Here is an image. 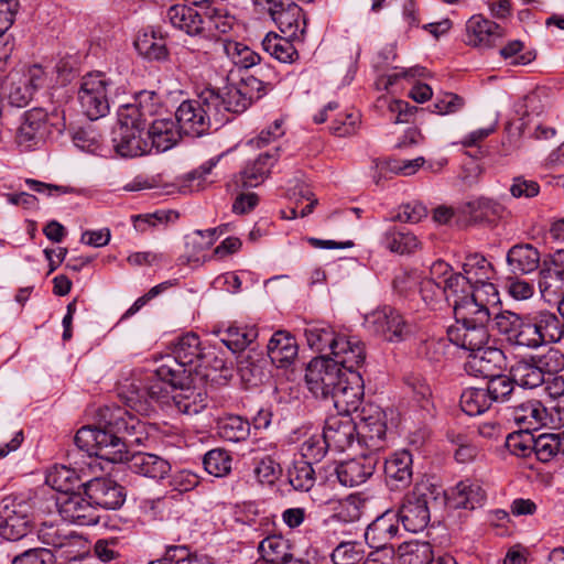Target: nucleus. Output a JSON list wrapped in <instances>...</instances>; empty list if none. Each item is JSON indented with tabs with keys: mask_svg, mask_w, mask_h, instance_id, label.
Wrapping results in <instances>:
<instances>
[{
	"mask_svg": "<svg viewBox=\"0 0 564 564\" xmlns=\"http://www.w3.org/2000/svg\"><path fill=\"white\" fill-rule=\"evenodd\" d=\"M467 207L470 219L477 224H496L506 212L500 203L484 197L469 202Z\"/></svg>",
	"mask_w": 564,
	"mask_h": 564,
	"instance_id": "46",
	"label": "nucleus"
},
{
	"mask_svg": "<svg viewBox=\"0 0 564 564\" xmlns=\"http://www.w3.org/2000/svg\"><path fill=\"white\" fill-rule=\"evenodd\" d=\"M510 272L514 275L530 274L541 268V253L531 243H517L512 246L506 256Z\"/></svg>",
	"mask_w": 564,
	"mask_h": 564,
	"instance_id": "29",
	"label": "nucleus"
},
{
	"mask_svg": "<svg viewBox=\"0 0 564 564\" xmlns=\"http://www.w3.org/2000/svg\"><path fill=\"white\" fill-rule=\"evenodd\" d=\"M456 505L459 508L473 510L486 500V491L474 480L465 479L456 485Z\"/></svg>",
	"mask_w": 564,
	"mask_h": 564,
	"instance_id": "49",
	"label": "nucleus"
},
{
	"mask_svg": "<svg viewBox=\"0 0 564 564\" xmlns=\"http://www.w3.org/2000/svg\"><path fill=\"white\" fill-rule=\"evenodd\" d=\"M220 341L232 352L243 351L257 337L256 326L231 324L218 330Z\"/></svg>",
	"mask_w": 564,
	"mask_h": 564,
	"instance_id": "42",
	"label": "nucleus"
},
{
	"mask_svg": "<svg viewBox=\"0 0 564 564\" xmlns=\"http://www.w3.org/2000/svg\"><path fill=\"white\" fill-rule=\"evenodd\" d=\"M500 296L497 286L490 281L475 284L470 304L462 305L460 315H478L480 318H490L499 310Z\"/></svg>",
	"mask_w": 564,
	"mask_h": 564,
	"instance_id": "23",
	"label": "nucleus"
},
{
	"mask_svg": "<svg viewBox=\"0 0 564 564\" xmlns=\"http://www.w3.org/2000/svg\"><path fill=\"white\" fill-rule=\"evenodd\" d=\"M216 96L219 102H217L218 119L220 123L225 120L226 112L242 113L250 106V101L245 97L241 89L237 85H229L225 87V91L220 94L216 91Z\"/></svg>",
	"mask_w": 564,
	"mask_h": 564,
	"instance_id": "45",
	"label": "nucleus"
},
{
	"mask_svg": "<svg viewBox=\"0 0 564 564\" xmlns=\"http://www.w3.org/2000/svg\"><path fill=\"white\" fill-rule=\"evenodd\" d=\"M365 555L360 542L348 541L339 543L332 552L330 557L334 564H358Z\"/></svg>",
	"mask_w": 564,
	"mask_h": 564,
	"instance_id": "64",
	"label": "nucleus"
},
{
	"mask_svg": "<svg viewBox=\"0 0 564 564\" xmlns=\"http://www.w3.org/2000/svg\"><path fill=\"white\" fill-rule=\"evenodd\" d=\"M137 52L149 61H165L169 57L166 39L160 28H149L134 41Z\"/></svg>",
	"mask_w": 564,
	"mask_h": 564,
	"instance_id": "34",
	"label": "nucleus"
},
{
	"mask_svg": "<svg viewBox=\"0 0 564 564\" xmlns=\"http://www.w3.org/2000/svg\"><path fill=\"white\" fill-rule=\"evenodd\" d=\"M323 433L326 435L330 448L344 452L358 438V426L350 415L337 414L325 421Z\"/></svg>",
	"mask_w": 564,
	"mask_h": 564,
	"instance_id": "24",
	"label": "nucleus"
},
{
	"mask_svg": "<svg viewBox=\"0 0 564 564\" xmlns=\"http://www.w3.org/2000/svg\"><path fill=\"white\" fill-rule=\"evenodd\" d=\"M459 404L467 415L475 416L486 412L491 401L485 388H467L460 395Z\"/></svg>",
	"mask_w": 564,
	"mask_h": 564,
	"instance_id": "53",
	"label": "nucleus"
},
{
	"mask_svg": "<svg viewBox=\"0 0 564 564\" xmlns=\"http://www.w3.org/2000/svg\"><path fill=\"white\" fill-rule=\"evenodd\" d=\"M293 37L282 36L275 32H269L262 40V50L281 63H294L300 55L293 44Z\"/></svg>",
	"mask_w": 564,
	"mask_h": 564,
	"instance_id": "40",
	"label": "nucleus"
},
{
	"mask_svg": "<svg viewBox=\"0 0 564 564\" xmlns=\"http://www.w3.org/2000/svg\"><path fill=\"white\" fill-rule=\"evenodd\" d=\"M328 449H332L330 444L327 442L324 433L311 435L300 446L302 459L308 460L312 464L321 462Z\"/></svg>",
	"mask_w": 564,
	"mask_h": 564,
	"instance_id": "63",
	"label": "nucleus"
},
{
	"mask_svg": "<svg viewBox=\"0 0 564 564\" xmlns=\"http://www.w3.org/2000/svg\"><path fill=\"white\" fill-rule=\"evenodd\" d=\"M258 11L267 13L289 37L300 39L306 26L303 10L292 0H252Z\"/></svg>",
	"mask_w": 564,
	"mask_h": 564,
	"instance_id": "11",
	"label": "nucleus"
},
{
	"mask_svg": "<svg viewBox=\"0 0 564 564\" xmlns=\"http://www.w3.org/2000/svg\"><path fill=\"white\" fill-rule=\"evenodd\" d=\"M57 119L56 113H48L40 107L24 111L14 131L15 145L21 152L43 148L54 131L62 132L63 124Z\"/></svg>",
	"mask_w": 564,
	"mask_h": 564,
	"instance_id": "6",
	"label": "nucleus"
},
{
	"mask_svg": "<svg viewBox=\"0 0 564 564\" xmlns=\"http://www.w3.org/2000/svg\"><path fill=\"white\" fill-rule=\"evenodd\" d=\"M55 505L59 516L65 521L78 525H94L98 522L95 505L79 492L59 495L55 498Z\"/></svg>",
	"mask_w": 564,
	"mask_h": 564,
	"instance_id": "16",
	"label": "nucleus"
},
{
	"mask_svg": "<svg viewBox=\"0 0 564 564\" xmlns=\"http://www.w3.org/2000/svg\"><path fill=\"white\" fill-rule=\"evenodd\" d=\"M84 487L85 496L93 501L95 507L115 510L126 501L124 488L111 478H94Z\"/></svg>",
	"mask_w": 564,
	"mask_h": 564,
	"instance_id": "19",
	"label": "nucleus"
},
{
	"mask_svg": "<svg viewBox=\"0 0 564 564\" xmlns=\"http://www.w3.org/2000/svg\"><path fill=\"white\" fill-rule=\"evenodd\" d=\"M268 356L278 368L290 366L297 356L296 339L288 332H275L268 343Z\"/></svg>",
	"mask_w": 564,
	"mask_h": 564,
	"instance_id": "33",
	"label": "nucleus"
},
{
	"mask_svg": "<svg viewBox=\"0 0 564 564\" xmlns=\"http://www.w3.org/2000/svg\"><path fill=\"white\" fill-rule=\"evenodd\" d=\"M473 284L469 283L462 273H451L443 280V293L445 300L453 306L454 316L457 315L462 305L470 304Z\"/></svg>",
	"mask_w": 564,
	"mask_h": 564,
	"instance_id": "37",
	"label": "nucleus"
},
{
	"mask_svg": "<svg viewBox=\"0 0 564 564\" xmlns=\"http://www.w3.org/2000/svg\"><path fill=\"white\" fill-rule=\"evenodd\" d=\"M215 89L203 90L196 99L181 102L175 111V120L184 135L198 138L209 132L212 121L220 123Z\"/></svg>",
	"mask_w": 564,
	"mask_h": 564,
	"instance_id": "5",
	"label": "nucleus"
},
{
	"mask_svg": "<svg viewBox=\"0 0 564 564\" xmlns=\"http://www.w3.org/2000/svg\"><path fill=\"white\" fill-rule=\"evenodd\" d=\"M281 151V147H273L271 150L260 153L253 161L247 162L237 176V184L243 188L261 185L279 161Z\"/></svg>",
	"mask_w": 564,
	"mask_h": 564,
	"instance_id": "20",
	"label": "nucleus"
},
{
	"mask_svg": "<svg viewBox=\"0 0 564 564\" xmlns=\"http://www.w3.org/2000/svg\"><path fill=\"white\" fill-rule=\"evenodd\" d=\"M159 107V96L153 91H141L134 104L118 109V127L112 131V145L122 158H134L150 151V143L142 135Z\"/></svg>",
	"mask_w": 564,
	"mask_h": 564,
	"instance_id": "2",
	"label": "nucleus"
},
{
	"mask_svg": "<svg viewBox=\"0 0 564 564\" xmlns=\"http://www.w3.org/2000/svg\"><path fill=\"white\" fill-rule=\"evenodd\" d=\"M276 77L278 75L270 66L267 67L265 72L263 67H260L256 69L254 75L241 77L236 85L252 105L273 88V82Z\"/></svg>",
	"mask_w": 564,
	"mask_h": 564,
	"instance_id": "36",
	"label": "nucleus"
},
{
	"mask_svg": "<svg viewBox=\"0 0 564 564\" xmlns=\"http://www.w3.org/2000/svg\"><path fill=\"white\" fill-rule=\"evenodd\" d=\"M293 550L290 540L281 534L267 536L258 546L261 558L269 564H291L294 561Z\"/></svg>",
	"mask_w": 564,
	"mask_h": 564,
	"instance_id": "35",
	"label": "nucleus"
},
{
	"mask_svg": "<svg viewBox=\"0 0 564 564\" xmlns=\"http://www.w3.org/2000/svg\"><path fill=\"white\" fill-rule=\"evenodd\" d=\"M6 87H8L7 97L9 104L18 108L28 106L35 94L33 88H31L20 75L10 76Z\"/></svg>",
	"mask_w": 564,
	"mask_h": 564,
	"instance_id": "61",
	"label": "nucleus"
},
{
	"mask_svg": "<svg viewBox=\"0 0 564 564\" xmlns=\"http://www.w3.org/2000/svg\"><path fill=\"white\" fill-rule=\"evenodd\" d=\"M102 417V425L83 426L75 435L76 446L88 456L123 463L131 456V446L143 445L149 438L145 424L124 409L106 408Z\"/></svg>",
	"mask_w": 564,
	"mask_h": 564,
	"instance_id": "1",
	"label": "nucleus"
},
{
	"mask_svg": "<svg viewBox=\"0 0 564 564\" xmlns=\"http://www.w3.org/2000/svg\"><path fill=\"white\" fill-rule=\"evenodd\" d=\"M177 387L180 391L171 397L175 409L183 414L193 415L200 413L207 406V394L202 390L188 387Z\"/></svg>",
	"mask_w": 564,
	"mask_h": 564,
	"instance_id": "41",
	"label": "nucleus"
},
{
	"mask_svg": "<svg viewBox=\"0 0 564 564\" xmlns=\"http://www.w3.org/2000/svg\"><path fill=\"white\" fill-rule=\"evenodd\" d=\"M376 106L380 109L387 108L390 112V120L393 123L411 122L417 108L408 101L392 99L388 96H381L377 99Z\"/></svg>",
	"mask_w": 564,
	"mask_h": 564,
	"instance_id": "59",
	"label": "nucleus"
},
{
	"mask_svg": "<svg viewBox=\"0 0 564 564\" xmlns=\"http://www.w3.org/2000/svg\"><path fill=\"white\" fill-rule=\"evenodd\" d=\"M289 484L297 491H308L313 488L316 477L312 463L300 459L294 460L288 470Z\"/></svg>",
	"mask_w": 564,
	"mask_h": 564,
	"instance_id": "50",
	"label": "nucleus"
},
{
	"mask_svg": "<svg viewBox=\"0 0 564 564\" xmlns=\"http://www.w3.org/2000/svg\"><path fill=\"white\" fill-rule=\"evenodd\" d=\"M126 462L133 473L156 481L170 476L172 469L166 459L150 453H133Z\"/></svg>",
	"mask_w": 564,
	"mask_h": 564,
	"instance_id": "30",
	"label": "nucleus"
},
{
	"mask_svg": "<svg viewBox=\"0 0 564 564\" xmlns=\"http://www.w3.org/2000/svg\"><path fill=\"white\" fill-rule=\"evenodd\" d=\"M37 540L62 555L70 554L82 543V535L59 521H43L36 529Z\"/></svg>",
	"mask_w": 564,
	"mask_h": 564,
	"instance_id": "15",
	"label": "nucleus"
},
{
	"mask_svg": "<svg viewBox=\"0 0 564 564\" xmlns=\"http://www.w3.org/2000/svg\"><path fill=\"white\" fill-rule=\"evenodd\" d=\"M205 470L215 477H225L231 471L232 456L224 448H213L204 455Z\"/></svg>",
	"mask_w": 564,
	"mask_h": 564,
	"instance_id": "58",
	"label": "nucleus"
},
{
	"mask_svg": "<svg viewBox=\"0 0 564 564\" xmlns=\"http://www.w3.org/2000/svg\"><path fill=\"white\" fill-rule=\"evenodd\" d=\"M253 476L261 485L272 486L282 475L280 463L271 455L257 456L252 460Z\"/></svg>",
	"mask_w": 564,
	"mask_h": 564,
	"instance_id": "51",
	"label": "nucleus"
},
{
	"mask_svg": "<svg viewBox=\"0 0 564 564\" xmlns=\"http://www.w3.org/2000/svg\"><path fill=\"white\" fill-rule=\"evenodd\" d=\"M382 245L391 252L405 254L414 252L420 242L405 227L392 226L383 234Z\"/></svg>",
	"mask_w": 564,
	"mask_h": 564,
	"instance_id": "43",
	"label": "nucleus"
},
{
	"mask_svg": "<svg viewBox=\"0 0 564 564\" xmlns=\"http://www.w3.org/2000/svg\"><path fill=\"white\" fill-rule=\"evenodd\" d=\"M444 501L445 491L441 486L422 480L403 496L395 513L406 531L417 533L430 523L431 509Z\"/></svg>",
	"mask_w": 564,
	"mask_h": 564,
	"instance_id": "4",
	"label": "nucleus"
},
{
	"mask_svg": "<svg viewBox=\"0 0 564 564\" xmlns=\"http://www.w3.org/2000/svg\"><path fill=\"white\" fill-rule=\"evenodd\" d=\"M34 502L29 494H11L0 502V535L8 541H18L31 530Z\"/></svg>",
	"mask_w": 564,
	"mask_h": 564,
	"instance_id": "7",
	"label": "nucleus"
},
{
	"mask_svg": "<svg viewBox=\"0 0 564 564\" xmlns=\"http://www.w3.org/2000/svg\"><path fill=\"white\" fill-rule=\"evenodd\" d=\"M204 8L202 4L188 6L186 3H176L171 6L166 11V18L170 23L177 30L183 31L189 36L200 39L204 24Z\"/></svg>",
	"mask_w": 564,
	"mask_h": 564,
	"instance_id": "26",
	"label": "nucleus"
},
{
	"mask_svg": "<svg viewBox=\"0 0 564 564\" xmlns=\"http://www.w3.org/2000/svg\"><path fill=\"white\" fill-rule=\"evenodd\" d=\"M109 85L102 73H89L82 78L78 100L88 119L97 120L109 112Z\"/></svg>",
	"mask_w": 564,
	"mask_h": 564,
	"instance_id": "13",
	"label": "nucleus"
},
{
	"mask_svg": "<svg viewBox=\"0 0 564 564\" xmlns=\"http://www.w3.org/2000/svg\"><path fill=\"white\" fill-rule=\"evenodd\" d=\"M557 316L549 311L523 314L512 346L538 349L546 344H553Z\"/></svg>",
	"mask_w": 564,
	"mask_h": 564,
	"instance_id": "8",
	"label": "nucleus"
},
{
	"mask_svg": "<svg viewBox=\"0 0 564 564\" xmlns=\"http://www.w3.org/2000/svg\"><path fill=\"white\" fill-rule=\"evenodd\" d=\"M204 29L202 30L200 39L214 40L219 34L229 32L232 28V21L229 17L224 15L217 9L204 8Z\"/></svg>",
	"mask_w": 564,
	"mask_h": 564,
	"instance_id": "52",
	"label": "nucleus"
},
{
	"mask_svg": "<svg viewBox=\"0 0 564 564\" xmlns=\"http://www.w3.org/2000/svg\"><path fill=\"white\" fill-rule=\"evenodd\" d=\"M399 524V518L393 509L386 510L368 524L365 531V540L369 547L376 550V552L369 554V558L378 551L386 550L390 542L398 536Z\"/></svg>",
	"mask_w": 564,
	"mask_h": 564,
	"instance_id": "18",
	"label": "nucleus"
},
{
	"mask_svg": "<svg viewBox=\"0 0 564 564\" xmlns=\"http://www.w3.org/2000/svg\"><path fill=\"white\" fill-rule=\"evenodd\" d=\"M538 285L542 299L549 304L558 302L564 295V278L552 274L543 268L539 271Z\"/></svg>",
	"mask_w": 564,
	"mask_h": 564,
	"instance_id": "57",
	"label": "nucleus"
},
{
	"mask_svg": "<svg viewBox=\"0 0 564 564\" xmlns=\"http://www.w3.org/2000/svg\"><path fill=\"white\" fill-rule=\"evenodd\" d=\"M505 34V29L501 25L481 14H476L466 23L465 43L473 47H490Z\"/></svg>",
	"mask_w": 564,
	"mask_h": 564,
	"instance_id": "25",
	"label": "nucleus"
},
{
	"mask_svg": "<svg viewBox=\"0 0 564 564\" xmlns=\"http://www.w3.org/2000/svg\"><path fill=\"white\" fill-rule=\"evenodd\" d=\"M486 391L490 401L507 402L510 401L516 393V381L512 376L502 375L501 371L495 376L487 378Z\"/></svg>",
	"mask_w": 564,
	"mask_h": 564,
	"instance_id": "54",
	"label": "nucleus"
},
{
	"mask_svg": "<svg viewBox=\"0 0 564 564\" xmlns=\"http://www.w3.org/2000/svg\"><path fill=\"white\" fill-rule=\"evenodd\" d=\"M147 135L151 141L150 149L155 148L158 152H164L177 144L184 133L176 120L163 118L150 124Z\"/></svg>",
	"mask_w": 564,
	"mask_h": 564,
	"instance_id": "31",
	"label": "nucleus"
},
{
	"mask_svg": "<svg viewBox=\"0 0 564 564\" xmlns=\"http://www.w3.org/2000/svg\"><path fill=\"white\" fill-rule=\"evenodd\" d=\"M523 315L511 311H496L491 315L492 328L498 332L512 346Z\"/></svg>",
	"mask_w": 564,
	"mask_h": 564,
	"instance_id": "55",
	"label": "nucleus"
},
{
	"mask_svg": "<svg viewBox=\"0 0 564 564\" xmlns=\"http://www.w3.org/2000/svg\"><path fill=\"white\" fill-rule=\"evenodd\" d=\"M224 51L231 62L243 68H250L260 64L261 56L249 46L236 42L225 41Z\"/></svg>",
	"mask_w": 564,
	"mask_h": 564,
	"instance_id": "60",
	"label": "nucleus"
},
{
	"mask_svg": "<svg viewBox=\"0 0 564 564\" xmlns=\"http://www.w3.org/2000/svg\"><path fill=\"white\" fill-rule=\"evenodd\" d=\"M343 370L329 357L319 356L313 358L306 367L305 381L308 390L316 397L324 400L329 399L336 389L343 384L346 378Z\"/></svg>",
	"mask_w": 564,
	"mask_h": 564,
	"instance_id": "12",
	"label": "nucleus"
},
{
	"mask_svg": "<svg viewBox=\"0 0 564 564\" xmlns=\"http://www.w3.org/2000/svg\"><path fill=\"white\" fill-rule=\"evenodd\" d=\"M547 409L538 400H530L519 405H514L510 410V419L522 430H538L540 426L546 425Z\"/></svg>",
	"mask_w": 564,
	"mask_h": 564,
	"instance_id": "32",
	"label": "nucleus"
},
{
	"mask_svg": "<svg viewBox=\"0 0 564 564\" xmlns=\"http://www.w3.org/2000/svg\"><path fill=\"white\" fill-rule=\"evenodd\" d=\"M304 335L311 349L328 357L340 337L334 328L325 323L312 324L305 328Z\"/></svg>",
	"mask_w": 564,
	"mask_h": 564,
	"instance_id": "39",
	"label": "nucleus"
},
{
	"mask_svg": "<svg viewBox=\"0 0 564 564\" xmlns=\"http://www.w3.org/2000/svg\"><path fill=\"white\" fill-rule=\"evenodd\" d=\"M505 360V354L500 348L487 345L470 354L466 362V370L487 379L502 370Z\"/></svg>",
	"mask_w": 564,
	"mask_h": 564,
	"instance_id": "28",
	"label": "nucleus"
},
{
	"mask_svg": "<svg viewBox=\"0 0 564 564\" xmlns=\"http://www.w3.org/2000/svg\"><path fill=\"white\" fill-rule=\"evenodd\" d=\"M413 478V457L406 451H397L384 460L386 484L392 491L405 489Z\"/></svg>",
	"mask_w": 564,
	"mask_h": 564,
	"instance_id": "22",
	"label": "nucleus"
},
{
	"mask_svg": "<svg viewBox=\"0 0 564 564\" xmlns=\"http://www.w3.org/2000/svg\"><path fill=\"white\" fill-rule=\"evenodd\" d=\"M517 386L523 389H535L545 382L544 372L540 370L533 356L517 360L509 370Z\"/></svg>",
	"mask_w": 564,
	"mask_h": 564,
	"instance_id": "38",
	"label": "nucleus"
},
{
	"mask_svg": "<svg viewBox=\"0 0 564 564\" xmlns=\"http://www.w3.org/2000/svg\"><path fill=\"white\" fill-rule=\"evenodd\" d=\"M46 484L61 495H70L84 486L78 473L65 465L52 467L45 478Z\"/></svg>",
	"mask_w": 564,
	"mask_h": 564,
	"instance_id": "44",
	"label": "nucleus"
},
{
	"mask_svg": "<svg viewBox=\"0 0 564 564\" xmlns=\"http://www.w3.org/2000/svg\"><path fill=\"white\" fill-rule=\"evenodd\" d=\"M365 326L370 333L389 343L404 341L413 334V326L390 305L379 306L367 314Z\"/></svg>",
	"mask_w": 564,
	"mask_h": 564,
	"instance_id": "9",
	"label": "nucleus"
},
{
	"mask_svg": "<svg viewBox=\"0 0 564 564\" xmlns=\"http://www.w3.org/2000/svg\"><path fill=\"white\" fill-rule=\"evenodd\" d=\"M364 397V380L359 371H349L343 380V384L336 389L329 398L338 414L350 415L359 412V405Z\"/></svg>",
	"mask_w": 564,
	"mask_h": 564,
	"instance_id": "21",
	"label": "nucleus"
},
{
	"mask_svg": "<svg viewBox=\"0 0 564 564\" xmlns=\"http://www.w3.org/2000/svg\"><path fill=\"white\" fill-rule=\"evenodd\" d=\"M366 358L365 344L355 337L340 335L332 352L333 362H336L345 372L358 371Z\"/></svg>",
	"mask_w": 564,
	"mask_h": 564,
	"instance_id": "27",
	"label": "nucleus"
},
{
	"mask_svg": "<svg viewBox=\"0 0 564 564\" xmlns=\"http://www.w3.org/2000/svg\"><path fill=\"white\" fill-rule=\"evenodd\" d=\"M535 436L531 431L520 429L506 437V447L518 457H529L534 451Z\"/></svg>",
	"mask_w": 564,
	"mask_h": 564,
	"instance_id": "62",
	"label": "nucleus"
},
{
	"mask_svg": "<svg viewBox=\"0 0 564 564\" xmlns=\"http://www.w3.org/2000/svg\"><path fill=\"white\" fill-rule=\"evenodd\" d=\"M463 276L473 285L490 281L495 275L494 265L479 253L469 254L463 263Z\"/></svg>",
	"mask_w": 564,
	"mask_h": 564,
	"instance_id": "48",
	"label": "nucleus"
},
{
	"mask_svg": "<svg viewBox=\"0 0 564 564\" xmlns=\"http://www.w3.org/2000/svg\"><path fill=\"white\" fill-rule=\"evenodd\" d=\"M377 464L378 456L375 453L361 454L337 464L335 475L341 486L357 487L372 477Z\"/></svg>",
	"mask_w": 564,
	"mask_h": 564,
	"instance_id": "17",
	"label": "nucleus"
},
{
	"mask_svg": "<svg viewBox=\"0 0 564 564\" xmlns=\"http://www.w3.org/2000/svg\"><path fill=\"white\" fill-rule=\"evenodd\" d=\"M210 352L202 347L200 339L195 333H186L177 338L173 345V356L163 358L155 369L156 376L172 386H182L191 380L192 367L207 368Z\"/></svg>",
	"mask_w": 564,
	"mask_h": 564,
	"instance_id": "3",
	"label": "nucleus"
},
{
	"mask_svg": "<svg viewBox=\"0 0 564 564\" xmlns=\"http://www.w3.org/2000/svg\"><path fill=\"white\" fill-rule=\"evenodd\" d=\"M432 560L433 547L427 541H408L398 549L399 564H430Z\"/></svg>",
	"mask_w": 564,
	"mask_h": 564,
	"instance_id": "47",
	"label": "nucleus"
},
{
	"mask_svg": "<svg viewBox=\"0 0 564 564\" xmlns=\"http://www.w3.org/2000/svg\"><path fill=\"white\" fill-rule=\"evenodd\" d=\"M454 317L455 324L447 329L451 343L470 352L485 348L489 344L488 323L490 318H480L474 313L465 316L459 312Z\"/></svg>",
	"mask_w": 564,
	"mask_h": 564,
	"instance_id": "10",
	"label": "nucleus"
},
{
	"mask_svg": "<svg viewBox=\"0 0 564 564\" xmlns=\"http://www.w3.org/2000/svg\"><path fill=\"white\" fill-rule=\"evenodd\" d=\"M358 426V444L369 452L382 449L386 446L387 423L386 414L380 406L368 403L362 405L356 415Z\"/></svg>",
	"mask_w": 564,
	"mask_h": 564,
	"instance_id": "14",
	"label": "nucleus"
},
{
	"mask_svg": "<svg viewBox=\"0 0 564 564\" xmlns=\"http://www.w3.org/2000/svg\"><path fill=\"white\" fill-rule=\"evenodd\" d=\"M219 435L226 441L239 443L250 435V423L239 415H229L218 423Z\"/></svg>",
	"mask_w": 564,
	"mask_h": 564,
	"instance_id": "56",
	"label": "nucleus"
}]
</instances>
